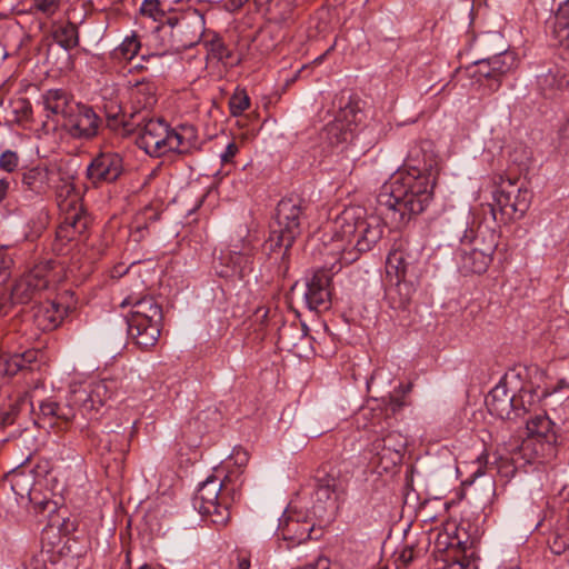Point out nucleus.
Segmentation results:
<instances>
[{"instance_id": "nucleus-1", "label": "nucleus", "mask_w": 569, "mask_h": 569, "mask_svg": "<svg viewBox=\"0 0 569 569\" xmlns=\"http://www.w3.org/2000/svg\"><path fill=\"white\" fill-rule=\"evenodd\" d=\"M406 171L393 176L378 196L382 213L396 227L406 226L422 213L432 200L439 163L430 141L415 144L405 161Z\"/></svg>"}, {"instance_id": "nucleus-2", "label": "nucleus", "mask_w": 569, "mask_h": 569, "mask_svg": "<svg viewBox=\"0 0 569 569\" xmlns=\"http://www.w3.org/2000/svg\"><path fill=\"white\" fill-rule=\"evenodd\" d=\"M332 239L342 242V259L357 260L358 253L367 252L381 239L383 228L375 217L367 218L361 207H348L330 223Z\"/></svg>"}, {"instance_id": "nucleus-3", "label": "nucleus", "mask_w": 569, "mask_h": 569, "mask_svg": "<svg viewBox=\"0 0 569 569\" xmlns=\"http://www.w3.org/2000/svg\"><path fill=\"white\" fill-rule=\"evenodd\" d=\"M307 201L299 196L282 198L276 208L274 223L271 226L266 247L274 252L283 248V256L301 234L307 220Z\"/></svg>"}, {"instance_id": "nucleus-4", "label": "nucleus", "mask_w": 569, "mask_h": 569, "mask_svg": "<svg viewBox=\"0 0 569 569\" xmlns=\"http://www.w3.org/2000/svg\"><path fill=\"white\" fill-rule=\"evenodd\" d=\"M132 309L128 317V332L141 349L154 347L160 338L162 326V308L153 297L128 296L120 305Z\"/></svg>"}, {"instance_id": "nucleus-5", "label": "nucleus", "mask_w": 569, "mask_h": 569, "mask_svg": "<svg viewBox=\"0 0 569 569\" xmlns=\"http://www.w3.org/2000/svg\"><path fill=\"white\" fill-rule=\"evenodd\" d=\"M204 14L196 8H188L178 14L169 16L158 30L169 36L167 51L180 52L200 42L204 34Z\"/></svg>"}, {"instance_id": "nucleus-6", "label": "nucleus", "mask_w": 569, "mask_h": 569, "mask_svg": "<svg viewBox=\"0 0 569 569\" xmlns=\"http://www.w3.org/2000/svg\"><path fill=\"white\" fill-rule=\"evenodd\" d=\"M532 194L519 183V179L499 177L493 191V203L489 204L496 222L507 223L521 218L530 207Z\"/></svg>"}, {"instance_id": "nucleus-7", "label": "nucleus", "mask_w": 569, "mask_h": 569, "mask_svg": "<svg viewBox=\"0 0 569 569\" xmlns=\"http://www.w3.org/2000/svg\"><path fill=\"white\" fill-rule=\"evenodd\" d=\"M236 490L228 489L227 480L220 481L214 476L200 483L194 497L193 507L203 517H209L214 525H226L230 519V503L236 499Z\"/></svg>"}, {"instance_id": "nucleus-8", "label": "nucleus", "mask_w": 569, "mask_h": 569, "mask_svg": "<svg viewBox=\"0 0 569 569\" xmlns=\"http://www.w3.org/2000/svg\"><path fill=\"white\" fill-rule=\"evenodd\" d=\"M490 415L502 420H516L533 408V393L522 387L517 395H510L507 385L500 381L486 397Z\"/></svg>"}, {"instance_id": "nucleus-9", "label": "nucleus", "mask_w": 569, "mask_h": 569, "mask_svg": "<svg viewBox=\"0 0 569 569\" xmlns=\"http://www.w3.org/2000/svg\"><path fill=\"white\" fill-rule=\"evenodd\" d=\"M372 432L376 438L371 442V452L379 458L385 470L401 463L407 448V438L400 431L389 430Z\"/></svg>"}, {"instance_id": "nucleus-10", "label": "nucleus", "mask_w": 569, "mask_h": 569, "mask_svg": "<svg viewBox=\"0 0 569 569\" xmlns=\"http://www.w3.org/2000/svg\"><path fill=\"white\" fill-rule=\"evenodd\" d=\"M565 388H569V380L561 379L556 387L549 388H530L533 393V406L542 402L545 412L550 411L558 421L561 422L566 431H569V396L563 392Z\"/></svg>"}, {"instance_id": "nucleus-11", "label": "nucleus", "mask_w": 569, "mask_h": 569, "mask_svg": "<svg viewBox=\"0 0 569 569\" xmlns=\"http://www.w3.org/2000/svg\"><path fill=\"white\" fill-rule=\"evenodd\" d=\"M49 283V262L36 266L16 281L10 292L11 302L21 305L28 303L46 290Z\"/></svg>"}, {"instance_id": "nucleus-12", "label": "nucleus", "mask_w": 569, "mask_h": 569, "mask_svg": "<svg viewBox=\"0 0 569 569\" xmlns=\"http://www.w3.org/2000/svg\"><path fill=\"white\" fill-rule=\"evenodd\" d=\"M137 146L147 154L154 158L166 156V141L168 139L169 124L162 119L142 118V123H137Z\"/></svg>"}, {"instance_id": "nucleus-13", "label": "nucleus", "mask_w": 569, "mask_h": 569, "mask_svg": "<svg viewBox=\"0 0 569 569\" xmlns=\"http://www.w3.org/2000/svg\"><path fill=\"white\" fill-rule=\"evenodd\" d=\"M73 111L62 126L71 137L77 139H91L99 132L101 119L91 106L78 103L71 106Z\"/></svg>"}, {"instance_id": "nucleus-14", "label": "nucleus", "mask_w": 569, "mask_h": 569, "mask_svg": "<svg viewBox=\"0 0 569 569\" xmlns=\"http://www.w3.org/2000/svg\"><path fill=\"white\" fill-rule=\"evenodd\" d=\"M123 172V160L119 153L101 152L87 168V178L92 184L114 182Z\"/></svg>"}, {"instance_id": "nucleus-15", "label": "nucleus", "mask_w": 569, "mask_h": 569, "mask_svg": "<svg viewBox=\"0 0 569 569\" xmlns=\"http://www.w3.org/2000/svg\"><path fill=\"white\" fill-rule=\"evenodd\" d=\"M60 171L54 167L34 166L21 172V184L24 192L43 197L60 181Z\"/></svg>"}, {"instance_id": "nucleus-16", "label": "nucleus", "mask_w": 569, "mask_h": 569, "mask_svg": "<svg viewBox=\"0 0 569 569\" xmlns=\"http://www.w3.org/2000/svg\"><path fill=\"white\" fill-rule=\"evenodd\" d=\"M405 401L398 396H390L388 400L375 401L372 406H368L361 410V416L368 421L366 425L371 432H383L386 426L391 427L392 417L400 411Z\"/></svg>"}, {"instance_id": "nucleus-17", "label": "nucleus", "mask_w": 569, "mask_h": 569, "mask_svg": "<svg viewBox=\"0 0 569 569\" xmlns=\"http://www.w3.org/2000/svg\"><path fill=\"white\" fill-rule=\"evenodd\" d=\"M116 381L102 379L92 382L88 388H80L72 391L73 403H79L86 410H98L116 391Z\"/></svg>"}, {"instance_id": "nucleus-18", "label": "nucleus", "mask_w": 569, "mask_h": 569, "mask_svg": "<svg viewBox=\"0 0 569 569\" xmlns=\"http://www.w3.org/2000/svg\"><path fill=\"white\" fill-rule=\"evenodd\" d=\"M47 120L63 126L79 102L73 101L71 94L63 89H49L41 96Z\"/></svg>"}, {"instance_id": "nucleus-19", "label": "nucleus", "mask_w": 569, "mask_h": 569, "mask_svg": "<svg viewBox=\"0 0 569 569\" xmlns=\"http://www.w3.org/2000/svg\"><path fill=\"white\" fill-rule=\"evenodd\" d=\"M91 218L88 212L79 206H70L57 229V238L61 241H72L88 230Z\"/></svg>"}, {"instance_id": "nucleus-20", "label": "nucleus", "mask_w": 569, "mask_h": 569, "mask_svg": "<svg viewBox=\"0 0 569 569\" xmlns=\"http://www.w3.org/2000/svg\"><path fill=\"white\" fill-rule=\"evenodd\" d=\"M67 295H61L54 301H48L41 305L34 313L37 326L43 331L57 329L63 318L73 310V306L66 302Z\"/></svg>"}, {"instance_id": "nucleus-21", "label": "nucleus", "mask_w": 569, "mask_h": 569, "mask_svg": "<svg viewBox=\"0 0 569 569\" xmlns=\"http://www.w3.org/2000/svg\"><path fill=\"white\" fill-rule=\"evenodd\" d=\"M500 233L487 224L480 223L476 230H465L460 239L461 247H467V250L488 253L493 257L499 243Z\"/></svg>"}, {"instance_id": "nucleus-22", "label": "nucleus", "mask_w": 569, "mask_h": 569, "mask_svg": "<svg viewBox=\"0 0 569 569\" xmlns=\"http://www.w3.org/2000/svg\"><path fill=\"white\" fill-rule=\"evenodd\" d=\"M331 273L327 269H318L311 280L307 283L305 293L306 303L309 309L317 310L319 308L327 309L330 303Z\"/></svg>"}, {"instance_id": "nucleus-23", "label": "nucleus", "mask_w": 569, "mask_h": 569, "mask_svg": "<svg viewBox=\"0 0 569 569\" xmlns=\"http://www.w3.org/2000/svg\"><path fill=\"white\" fill-rule=\"evenodd\" d=\"M416 288L415 279L391 277L385 289V300L391 309L405 311L411 303Z\"/></svg>"}, {"instance_id": "nucleus-24", "label": "nucleus", "mask_w": 569, "mask_h": 569, "mask_svg": "<svg viewBox=\"0 0 569 569\" xmlns=\"http://www.w3.org/2000/svg\"><path fill=\"white\" fill-rule=\"evenodd\" d=\"M198 132L192 124H179L176 128L169 126L166 141V154L174 152L188 154L197 146Z\"/></svg>"}, {"instance_id": "nucleus-25", "label": "nucleus", "mask_w": 569, "mask_h": 569, "mask_svg": "<svg viewBox=\"0 0 569 569\" xmlns=\"http://www.w3.org/2000/svg\"><path fill=\"white\" fill-rule=\"evenodd\" d=\"M560 426H562L561 422L547 412L536 415L527 421L529 435L537 441L545 442L549 448L557 442Z\"/></svg>"}, {"instance_id": "nucleus-26", "label": "nucleus", "mask_w": 569, "mask_h": 569, "mask_svg": "<svg viewBox=\"0 0 569 569\" xmlns=\"http://www.w3.org/2000/svg\"><path fill=\"white\" fill-rule=\"evenodd\" d=\"M39 351L28 349L23 352H3L0 355V375L14 376L22 370H33L38 362Z\"/></svg>"}, {"instance_id": "nucleus-27", "label": "nucleus", "mask_w": 569, "mask_h": 569, "mask_svg": "<svg viewBox=\"0 0 569 569\" xmlns=\"http://www.w3.org/2000/svg\"><path fill=\"white\" fill-rule=\"evenodd\" d=\"M537 88L546 98H553L569 88V73L561 67L553 66L537 76Z\"/></svg>"}, {"instance_id": "nucleus-28", "label": "nucleus", "mask_w": 569, "mask_h": 569, "mask_svg": "<svg viewBox=\"0 0 569 569\" xmlns=\"http://www.w3.org/2000/svg\"><path fill=\"white\" fill-rule=\"evenodd\" d=\"M386 270L388 278L415 279V266L411 257L402 244L391 249L387 257Z\"/></svg>"}, {"instance_id": "nucleus-29", "label": "nucleus", "mask_w": 569, "mask_h": 569, "mask_svg": "<svg viewBox=\"0 0 569 569\" xmlns=\"http://www.w3.org/2000/svg\"><path fill=\"white\" fill-rule=\"evenodd\" d=\"M74 405L72 398L64 405L52 399H46L39 405V419L51 425L57 423V421L68 423L76 417Z\"/></svg>"}, {"instance_id": "nucleus-30", "label": "nucleus", "mask_w": 569, "mask_h": 569, "mask_svg": "<svg viewBox=\"0 0 569 569\" xmlns=\"http://www.w3.org/2000/svg\"><path fill=\"white\" fill-rule=\"evenodd\" d=\"M278 530L284 540L301 543L311 538L313 527L307 521H300L291 515L280 519Z\"/></svg>"}, {"instance_id": "nucleus-31", "label": "nucleus", "mask_w": 569, "mask_h": 569, "mask_svg": "<svg viewBox=\"0 0 569 569\" xmlns=\"http://www.w3.org/2000/svg\"><path fill=\"white\" fill-rule=\"evenodd\" d=\"M347 490V481L340 477L339 471L330 469L323 476L317 477L316 496L318 500H328L331 495L343 496Z\"/></svg>"}, {"instance_id": "nucleus-32", "label": "nucleus", "mask_w": 569, "mask_h": 569, "mask_svg": "<svg viewBox=\"0 0 569 569\" xmlns=\"http://www.w3.org/2000/svg\"><path fill=\"white\" fill-rule=\"evenodd\" d=\"M492 256L488 253L467 250V247L459 249V269L463 274L477 273L481 274L487 271L492 262Z\"/></svg>"}, {"instance_id": "nucleus-33", "label": "nucleus", "mask_w": 569, "mask_h": 569, "mask_svg": "<svg viewBox=\"0 0 569 569\" xmlns=\"http://www.w3.org/2000/svg\"><path fill=\"white\" fill-rule=\"evenodd\" d=\"M221 420L220 411L214 407H208L207 409L197 413L194 418L188 421L184 427V432L196 433L201 437L202 435L214 429Z\"/></svg>"}, {"instance_id": "nucleus-34", "label": "nucleus", "mask_w": 569, "mask_h": 569, "mask_svg": "<svg viewBox=\"0 0 569 569\" xmlns=\"http://www.w3.org/2000/svg\"><path fill=\"white\" fill-rule=\"evenodd\" d=\"M157 89L158 88L154 82L144 79L137 81L132 86V102L139 108V110H137L134 113H131L132 119L140 112V110L151 109L157 103Z\"/></svg>"}, {"instance_id": "nucleus-35", "label": "nucleus", "mask_w": 569, "mask_h": 569, "mask_svg": "<svg viewBox=\"0 0 569 569\" xmlns=\"http://www.w3.org/2000/svg\"><path fill=\"white\" fill-rule=\"evenodd\" d=\"M491 61L492 70L495 72L496 89L500 86V78L507 72L513 70L518 66V59L513 51L502 49H491L488 51Z\"/></svg>"}, {"instance_id": "nucleus-36", "label": "nucleus", "mask_w": 569, "mask_h": 569, "mask_svg": "<svg viewBox=\"0 0 569 569\" xmlns=\"http://www.w3.org/2000/svg\"><path fill=\"white\" fill-rule=\"evenodd\" d=\"M551 34L561 48L569 51V0L556 11Z\"/></svg>"}, {"instance_id": "nucleus-37", "label": "nucleus", "mask_w": 569, "mask_h": 569, "mask_svg": "<svg viewBox=\"0 0 569 569\" xmlns=\"http://www.w3.org/2000/svg\"><path fill=\"white\" fill-rule=\"evenodd\" d=\"M56 43L66 50H71L79 44L78 27L73 22L57 24L52 31Z\"/></svg>"}, {"instance_id": "nucleus-38", "label": "nucleus", "mask_w": 569, "mask_h": 569, "mask_svg": "<svg viewBox=\"0 0 569 569\" xmlns=\"http://www.w3.org/2000/svg\"><path fill=\"white\" fill-rule=\"evenodd\" d=\"M237 244H232L228 249L220 250L219 256L214 260V271L221 278L236 277V258Z\"/></svg>"}, {"instance_id": "nucleus-39", "label": "nucleus", "mask_w": 569, "mask_h": 569, "mask_svg": "<svg viewBox=\"0 0 569 569\" xmlns=\"http://www.w3.org/2000/svg\"><path fill=\"white\" fill-rule=\"evenodd\" d=\"M266 10L276 22L282 23L292 18L295 0H264Z\"/></svg>"}, {"instance_id": "nucleus-40", "label": "nucleus", "mask_w": 569, "mask_h": 569, "mask_svg": "<svg viewBox=\"0 0 569 569\" xmlns=\"http://www.w3.org/2000/svg\"><path fill=\"white\" fill-rule=\"evenodd\" d=\"M254 250L248 241L237 244L236 277L243 278L252 270Z\"/></svg>"}, {"instance_id": "nucleus-41", "label": "nucleus", "mask_w": 569, "mask_h": 569, "mask_svg": "<svg viewBox=\"0 0 569 569\" xmlns=\"http://www.w3.org/2000/svg\"><path fill=\"white\" fill-rule=\"evenodd\" d=\"M141 43L136 34L126 37L123 41L111 52L113 60L119 62L131 61L139 52Z\"/></svg>"}, {"instance_id": "nucleus-42", "label": "nucleus", "mask_w": 569, "mask_h": 569, "mask_svg": "<svg viewBox=\"0 0 569 569\" xmlns=\"http://www.w3.org/2000/svg\"><path fill=\"white\" fill-rule=\"evenodd\" d=\"M548 546L555 555H566L569 561V530L556 529L548 537Z\"/></svg>"}, {"instance_id": "nucleus-43", "label": "nucleus", "mask_w": 569, "mask_h": 569, "mask_svg": "<svg viewBox=\"0 0 569 569\" xmlns=\"http://www.w3.org/2000/svg\"><path fill=\"white\" fill-rule=\"evenodd\" d=\"M250 107V97L244 88L237 87L229 99V110L232 117L241 116Z\"/></svg>"}, {"instance_id": "nucleus-44", "label": "nucleus", "mask_w": 569, "mask_h": 569, "mask_svg": "<svg viewBox=\"0 0 569 569\" xmlns=\"http://www.w3.org/2000/svg\"><path fill=\"white\" fill-rule=\"evenodd\" d=\"M140 12L142 16L152 18L154 21H161L162 23L169 17L161 8V2L159 0H143L140 7Z\"/></svg>"}, {"instance_id": "nucleus-45", "label": "nucleus", "mask_w": 569, "mask_h": 569, "mask_svg": "<svg viewBox=\"0 0 569 569\" xmlns=\"http://www.w3.org/2000/svg\"><path fill=\"white\" fill-rule=\"evenodd\" d=\"M552 343L555 345L556 352L559 357L569 356V327H558L553 337Z\"/></svg>"}, {"instance_id": "nucleus-46", "label": "nucleus", "mask_w": 569, "mask_h": 569, "mask_svg": "<svg viewBox=\"0 0 569 569\" xmlns=\"http://www.w3.org/2000/svg\"><path fill=\"white\" fill-rule=\"evenodd\" d=\"M360 112L358 101L350 98L349 101L340 108L338 119L345 121L347 126H350L360 121Z\"/></svg>"}, {"instance_id": "nucleus-47", "label": "nucleus", "mask_w": 569, "mask_h": 569, "mask_svg": "<svg viewBox=\"0 0 569 569\" xmlns=\"http://www.w3.org/2000/svg\"><path fill=\"white\" fill-rule=\"evenodd\" d=\"M13 120L18 123L29 121L32 116V106L26 98H19L12 102Z\"/></svg>"}, {"instance_id": "nucleus-48", "label": "nucleus", "mask_w": 569, "mask_h": 569, "mask_svg": "<svg viewBox=\"0 0 569 569\" xmlns=\"http://www.w3.org/2000/svg\"><path fill=\"white\" fill-rule=\"evenodd\" d=\"M204 43L208 48L209 54H211L217 60L223 61L230 57L229 50L217 36H213L211 40H208Z\"/></svg>"}, {"instance_id": "nucleus-49", "label": "nucleus", "mask_w": 569, "mask_h": 569, "mask_svg": "<svg viewBox=\"0 0 569 569\" xmlns=\"http://www.w3.org/2000/svg\"><path fill=\"white\" fill-rule=\"evenodd\" d=\"M19 166V156L16 151L6 150L0 154V169L6 172H13Z\"/></svg>"}, {"instance_id": "nucleus-50", "label": "nucleus", "mask_w": 569, "mask_h": 569, "mask_svg": "<svg viewBox=\"0 0 569 569\" xmlns=\"http://www.w3.org/2000/svg\"><path fill=\"white\" fill-rule=\"evenodd\" d=\"M475 66L477 68L476 73H478L479 77L495 80V72L492 70V66H491V61L489 59L488 52L486 54L479 57L475 61Z\"/></svg>"}, {"instance_id": "nucleus-51", "label": "nucleus", "mask_w": 569, "mask_h": 569, "mask_svg": "<svg viewBox=\"0 0 569 569\" xmlns=\"http://www.w3.org/2000/svg\"><path fill=\"white\" fill-rule=\"evenodd\" d=\"M61 0H33V8L47 17L53 16L60 8Z\"/></svg>"}, {"instance_id": "nucleus-52", "label": "nucleus", "mask_w": 569, "mask_h": 569, "mask_svg": "<svg viewBox=\"0 0 569 569\" xmlns=\"http://www.w3.org/2000/svg\"><path fill=\"white\" fill-rule=\"evenodd\" d=\"M11 266L12 259L3 250H0V284L10 277Z\"/></svg>"}, {"instance_id": "nucleus-53", "label": "nucleus", "mask_w": 569, "mask_h": 569, "mask_svg": "<svg viewBox=\"0 0 569 569\" xmlns=\"http://www.w3.org/2000/svg\"><path fill=\"white\" fill-rule=\"evenodd\" d=\"M458 560L461 563V569H478V557H476L475 550H470L468 553L467 549L463 547V556Z\"/></svg>"}, {"instance_id": "nucleus-54", "label": "nucleus", "mask_w": 569, "mask_h": 569, "mask_svg": "<svg viewBox=\"0 0 569 569\" xmlns=\"http://www.w3.org/2000/svg\"><path fill=\"white\" fill-rule=\"evenodd\" d=\"M239 152L238 144L232 141L229 142L224 151L221 153L220 159L223 164L231 163L236 154Z\"/></svg>"}, {"instance_id": "nucleus-55", "label": "nucleus", "mask_w": 569, "mask_h": 569, "mask_svg": "<svg viewBox=\"0 0 569 569\" xmlns=\"http://www.w3.org/2000/svg\"><path fill=\"white\" fill-rule=\"evenodd\" d=\"M23 477V472L22 471H13L10 473L9 476V481L11 483V489L17 493V495H20L22 496L23 495V491L24 489L23 488H20L19 489V482H20V479Z\"/></svg>"}, {"instance_id": "nucleus-56", "label": "nucleus", "mask_w": 569, "mask_h": 569, "mask_svg": "<svg viewBox=\"0 0 569 569\" xmlns=\"http://www.w3.org/2000/svg\"><path fill=\"white\" fill-rule=\"evenodd\" d=\"M10 295H7L6 292L0 295V317L6 316L11 308Z\"/></svg>"}, {"instance_id": "nucleus-57", "label": "nucleus", "mask_w": 569, "mask_h": 569, "mask_svg": "<svg viewBox=\"0 0 569 569\" xmlns=\"http://www.w3.org/2000/svg\"><path fill=\"white\" fill-rule=\"evenodd\" d=\"M399 559L403 562V565L408 566L409 563H411L415 559V550L413 548H405L400 556H399Z\"/></svg>"}, {"instance_id": "nucleus-58", "label": "nucleus", "mask_w": 569, "mask_h": 569, "mask_svg": "<svg viewBox=\"0 0 569 569\" xmlns=\"http://www.w3.org/2000/svg\"><path fill=\"white\" fill-rule=\"evenodd\" d=\"M10 190V181L7 178L0 179V204L6 200Z\"/></svg>"}, {"instance_id": "nucleus-59", "label": "nucleus", "mask_w": 569, "mask_h": 569, "mask_svg": "<svg viewBox=\"0 0 569 569\" xmlns=\"http://www.w3.org/2000/svg\"><path fill=\"white\" fill-rule=\"evenodd\" d=\"M492 39H496V40H500V37L497 34V33H493L491 36ZM490 40V37H480L478 38L476 41H475V47L476 48H481L483 47L485 44H487Z\"/></svg>"}, {"instance_id": "nucleus-60", "label": "nucleus", "mask_w": 569, "mask_h": 569, "mask_svg": "<svg viewBox=\"0 0 569 569\" xmlns=\"http://www.w3.org/2000/svg\"><path fill=\"white\" fill-rule=\"evenodd\" d=\"M487 458L488 456L486 453H482L479 458H478V462H479V468L475 471V476H481L485 473V470L482 469V462L485 461V466L487 467L488 465V461H487Z\"/></svg>"}, {"instance_id": "nucleus-61", "label": "nucleus", "mask_w": 569, "mask_h": 569, "mask_svg": "<svg viewBox=\"0 0 569 569\" xmlns=\"http://www.w3.org/2000/svg\"><path fill=\"white\" fill-rule=\"evenodd\" d=\"M250 559L244 556H238V569H249Z\"/></svg>"}, {"instance_id": "nucleus-62", "label": "nucleus", "mask_w": 569, "mask_h": 569, "mask_svg": "<svg viewBox=\"0 0 569 569\" xmlns=\"http://www.w3.org/2000/svg\"><path fill=\"white\" fill-rule=\"evenodd\" d=\"M13 422V417L11 413L9 412H6L1 416V426H8V425H11Z\"/></svg>"}, {"instance_id": "nucleus-63", "label": "nucleus", "mask_w": 569, "mask_h": 569, "mask_svg": "<svg viewBox=\"0 0 569 569\" xmlns=\"http://www.w3.org/2000/svg\"><path fill=\"white\" fill-rule=\"evenodd\" d=\"M335 49V44H332L329 49L326 50V52L323 54H321L320 57H318L316 60H315V63L319 64L321 63L325 58Z\"/></svg>"}, {"instance_id": "nucleus-64", "label": "nucleus", "mask_w": 569, "mask_h": 569, "mask_svg": "<svg viewBox=\"0 0 569 569\" xmlns=\"http://www.w3.org/2000/svg\"><path fill=\"white\" fill-rule=\"evenodd\" d=\"M411 388H412L411 383L399 386V390L401 391L402 395L410 392Z\"/></svg>"}]
</instances>
